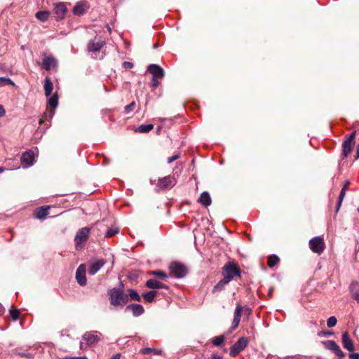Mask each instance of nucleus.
I'll return each instance as SVG.
<instances>
[{
    "instance_id": "nucleus-1",
    "label": "nucleus",
    "mask_w": 359,
    "mask_h": 359,
    "mask_svg": "<svg viewBox=\"0 0 359 359\" xmlns=\"http://www.w3.org/2000/svg\"><path fill=\"white\" fill-rule=\"evenodd\" d=\"M109 302L114 307L120 306L123 308L128 301V296L119 289L113 288L108 292Z\"/></svg>"
},
{
    "instance_id": "nucleus-2",
    "label": "nucleus",
    "mask_w": 359,
    "mask_h": 359,
    "mask_svg": "<svg viewBox=\"0 0 359 359\" xmlns=\"http://www.w3.org/2000/svg\"><path fill=\"white\" fill-rule=\"evenodd\" d=\"M90 233V229L88 227H83L79 229L74 238V243L76 250H81L84 243L87 241Z\"/></svg>"
},
{
    "instance_id": "nucleus-3",
    "label": "nucleus",
    "mask_w": 359,
    "mask_h": 359,
    "mask_svg": "<svg viewBox=\"0 0 359 359\" xmlns=\"http://www.w3.org/2000/svg\"><path fill=\"white\" fill-rule=\"evenodd\" d=\"M224 278H229V282L233 278L234 276L239 277L241 276V270L236 264L229 262L223 268Z\"/></svg>"
},
{
    "instance_id": "nucleus-4",
    "label": "nucleus",
    "mask_w": 359,
    "mask_h": 359,
    "mask_svg": "<svg viewBox=\"0 0 359 359\" xmlns=\"http://www.w3.org/2000/svg\"><path fill=\"white\" fill-rule=\"evenodd\" d=\"M99 334H100L98 333L97 332H86L83 336V341L80 344V348L81 349H84V343H86L88 346L97 343L100 340Z\"/></svg>"
},
{
    "instance_id": "nucleus-5",
    "label": "nucleus",
    "mask_w": 359,
    "mask_h": 359,
    "mask_svg": "<svg viewBox=\"0 0 359 359\" xmlns=\"http://www.w3.org/2000/svg\"><path fill=\"white\" fill-rule=\"evenodd\" d=\"M242 311H244L245 313L248 316L250 315V313H251V310L248 307H247V306L243 307L240 304H237L235 311H234V317H233V320L232 322V327L231 328L233 330L236 329L238 326L240 320H241V316Z\"/></svg>"
},
{
    "instance_id": "nucleus-6",
    "label": "nucleus",
    "mask_w": 359,
    "mask_h": 359,
    "mask_svg": "<svg viewBox=\"0 0 359 359\" xmlns=\"http://www.w3.org/2000/svg\"><path fill=\"white\" fill-rule=\"evenodd\" d=\"M310 249L317 254H321L325 248L323 239L320 236L311 238L309 241Z\"/></svg>"
},
{
    "instance_id": "nucleus-7",
    "label": "nucleus",
    "mask_w": 359,
    "mask_h": 359,
    "mask_svg": "<svg viewBox=\"0 0 359 359\" xmlns=\"http://www.w3.org/2000/svg\"><path fill=\"white\" fill-rule=\"evenodd\" d=\"M248 339L245 337H241L231 348L230 355L235 357L244 350L248 345Z\"/></svg>"
},
{
    "instance_id": "nucleus-8",
    "label": "nucleus",
    "mask_w": 359,
    "mask_h": 359,
    "mask_svg": "<svg viewBox=\"0 0 359 359\" xmlns=\"http://www.w3.org/2000/svg\"><path fill=\"white\" fill-rule=\"evenodd\" d=\"M35 161V155L33 151H27L22 154L21 156V163L23 168L32 166Z\"/></svg>"
},
{
    "instance_id": "nucleus-9",
    "label": "nucleus",
    "mask_w": 359,
    "mask_h": 359,
    "mask_svg": "<svg viewBox=\"0 0 359 359\" xmlns=\"http://www.w3.org/2000/svg\"><path fill=\"white\" fill-rule=\"evenodd\" d=\"M323 343L327 349L332 351L336 355L339 357L344 356V352L334 341L327 340Z\"/></svg>"
},
{
    "instance_id": "nucleus-10",
    "label": "nucleus",
    "mask_w": 359,
    "mask_h": 359,
    "mask_svg": "<svg viewBox=\"0 0 359 359\" xmlns=\"http://www.w3.org/2000/svg\"><path fill=\"white\" fill-rule=\"evenodd\" d=\"M86 273V271L85 264L79 265V266L76 269V278L77 283L81 286H84L87 283Z\"/></svg>"
},
{
    "instance_id": "nucleus-11",
    "label": "nucleus",
    "mask_w": 359,
    "mask_h": 359,
    "mask_svg": "<svg viewBox=\"0 0 359 359\" xmlns=\"http://www.w3.org/2000/svg\"><path fill=\"white\" fill-rule=\"evenodd\" d=\"M170 269L172 275L176 278H183L187 273L186 268L180 264H172Z\"/></svg>"
},
{
    "instance_id": "nucleus-12",
    "label": "nucleus",
    "mask_w": 359,
    "mask_h": 359,
    "mask_svg": "<svg viewBox=\"0 0 359 359\" xmlns=\"http://www.w3.org/2000/svg\"><path fill=\"white\" fill-rule=\"evenodd\" d=\"M147 70L153 75L152 78L162 79L165 75L164 70L158 65H149Z\"/></svg>"
},
{
    "instance_id": "nucleus-13",
    "label": "nucleus",
    "mask_w": 359,
    "mask_h": 359,
    "mask_svg": "<svg viewBox=\"0 0 359 359\" xmlns=\"http://www.w3.org/2000/svg\"><path fill=\"white\" fill-rule=\"evenodd\" d=\"M128 311H132L133 315L135 317L140 316L144 312L143 306L138 304H132L128 305L125 309V311L127 312Z\"/></svg>"
},
{
    "instance_id": "nucleus-14",
    "label": "nucleus",
    "mask_w": 359,
    "mask_h": 359,
    "mask_svg": "<svg viewBox=\"0 0 359 359\" xmlns=\"http://www.w3.org/2000/svg\"><path fill=\"white\" fill-rule=\"evenodd\" d=\"M105 264L103 259H98L90 262L88 273L91 276L95 275Z\"/></svg>"
},
{
    "instance_id": "nucleus-15",
    "label": "nucleus",
    "mask_w": 359,
    "mask_h": 359,
    "mask_svg": "<svg viewBox=\"0 0 359 359\" xmlns=\"http://www.w3.org/2000/svg\"><path fill=\"white\" fill-rule=\"evenodd\" d=\"M104 41L101 39H94L91 40L88 45L89 51L97 52L99 51L104 46Z\"/></svg>"
},
{
    "instance_id": "nucleus-16",
    "label": "nucleus",
    "mask_w": 359,
    "mask_h": 359,
    "mask_svg": "<svg viewBox=\"0 0 359 359\" xmlns=\"http://www.w3.org/2000/svg\"><path fill=\"white\" fill-rule=\"evenodd\" d=\"M175 184L174 177L167 176L158 180V186L163 189L172 187Z\"/></svg>"
},
{
    "instance_id": "nucleus-17",
    "label": "nucleus",
    "mask_w": 359,
    "mask_h": 359,
    "mask_svg": "<svg viewBox=\"0 0 359 359\" xmlns=\"http://www.w3.org/2000/svg\"><path fill=\"white\" fill-rule=\"evenodd\" d=\"M343 346L349 351L354 350V345L352 339L350 338L348 332H344L341 336Z\"/></svg>"
},
{
    "instance_id": "nucleus-18",
    "label": "nucleus",
    "mask_w": 359,
    "mask_h": 359,
    "mask_svg": "<svg viewBox=\"0 0 359 359\" xmlns=\"http://www.w3.org/2000/svg\"><path fill=\"white\" fill-rule=\"evenodd\" d=\"M42 66L46 70H49L57 66V60L52 56H46L43 60Z\"/></svg>"
},
{
    "instance_id": "nucleus-19",
    "label": "nucleus",
    "mask_w": 359,
    "mask_h": 359,
    "mask_svg": "<svg viewBox=\"0 0 359 359\" xmlns=\"http://www.w3.org/2000/svg\"><path fill=\"white\" fill-rule=\"evenodd\" d=\"M67 11V7L63 3H59L55 4L54 8V11L57 19L64 18Z\"/></svg>"
},
{
    "instance_id": "nucleus-20",
    "label": "nucleus",
    "mask_w": 359,
    "mask_h": 359,
    "mask_svg": "<svg viewBox=\"0 0 359 359\" xmlns=\"http://www.w3.org/2000/svg\"><path fill=\"white\" fill-rule=\"evenodd\" d=\"M146 286L151 289H161L168 288V287L163 283L155 280L149 279L146 282Z\"/></svg>"
},
{
    "instance_id": "nucleus-21",
    "label": "nucleus",
    "mask_w": 359,
    "mask_h": 359,
    "mask_svg": "<svg viewBox=\"0 0 359 359\" xmlns=\"http://www.w3.org/2000/svg\"><path fill=\"white\" fill-rule=\"evenodd\" d=\"M48 206H41L34 211V215L36 218L42 219L48 214Z\"/></svg>"
},
{
    "instance_id": "nucleus-22",
    "label": "nucleus",
    "mask_w": 359,
    "mask_h": 359,
    "mask_svg": "<svg viewBox=\"0 0 359 359\" xmlns=\"http://www.w3.org/2000/svg\"><path fill=\"white\" fill-rule=\"evenodd\" d=\"M358 285V282H352L349 287V290L351 293L352 297L359 304V290L357 289Z\"/></svg>"
},
{
    "instance_id": "nucleus-23",
    "label": "nucleus",
    "mask_w": 359,
    "mask_h": 359,
    "mask_svg": "<svg viewBox=\"0 0 359 359\" xmlns=\"http://www.w3.org/2000/svg\"><path fill=\"white\" fill-rule=\"evenodd\" d=\"M199 202L205 207H208L211 204L212 200L208 192L203 191L201 194Z\"/></svg>"
},
{
    "instance_id": "nucleus-24",
    "label": "nucleus",
    "mask_w": 359,
    "mask_h": 359,
    "mask_svg": "<svg viewBox=\"0 0 359 359\" xmlns=\"http://www.w3.org/2000/svg\"><path fill=\"white\" fill-rule=\"evenodd\" d=\"M53 88V83L49 78H46L44 80V90L46 97H50Z\"/></svg>"
},
{
    "instance_id": "nucleus-25",
    "label": "nucleus",
    "mask_w": 359,
    "mask_h": 359,
    "mask_svg": "<svg viewBox=\"0 0 359 359\" xmlns=\"http://www.w3.org/2000/svg\"><path fill=\"white\" fill-rule=\"evenodd\" d=\"M154 128L153 124H144L138 126L135 131L140 133H147Z\"/></svg>"
},
{
    "instance_id": "nucleus-26",
    "label": "nucleus",
    "mask_w": 359,
    "mask_h": 359,
    "mask_svg": "<svg viewBox=\"0 0 359 359\" xmlns=\"http://www.w3.org/2000/svg\"><path fill=\"white\" fill-rule=\"evenodd\" d=\"M353 142L350 140H345L343 143V154L344 156H347L352 150Z\"/></svg>"
},
{
    "instance_id": "nucleus-27",
    "label": "nucleus",
    "mask_w": 359,
    "mask_h": 359,
    "mask_svg": "<svg viewBox=\"0 0 359 359\" xmlns=\"http://www.w3.org/2000/svg\"><path fill=\"white\" fill-rule=\"evenodd\" d=\"M229 283V278H223L214 287L213 292L221 291L224 288L225 285Z\"/></svg>"
},
{
    "instance_id": "nucleus-28",
    "label": "nucleus",
    "mask_w": 359,
    "mask_h": 359,
    "mask_svg": "<svg viewBox=\"0 0 359 359\" xmlns=\"http://www.w3.org/2000/svg\"><path fill=\"white\" fill-rule=\"evenodd\" d=\"M157 294V292L154 290H151L149 292H147L146 293H144L142 294V297L147 301V302H152L154 300V298L156 297Z\"/></svg>"
},
{
    "instance_id": "nucleus-29",
    "label": "nucleus",
    "mask_w": 359,
    "mask_h": 359,
    "mask_svg": "<svg viewBox=\"0 0 359 359\" xmlns=\"http://www.w3.org/2000/svg\"><path fill=\"white\" fill-rule=\"evenodd\" d=\"M140 353L142 354H148L152 353L155 355H161L163 353V351L151 348H144L140 351Z\"/></svg>"
},
{
    "instance_id": "nucleus-30",
    "label": "nucleus",
    "mask_w": 359,
    "mask_h": 359,
    "mask_svg": "<svg viewBox=\"0 0 359 359\" xmlns=\"http://www.w3.org/2000/svg\"><path fill=\"white\" fill-rule=\"evenodd\" d=\"M84 11L85 8L82 4H77L73 9L74 13L78 15H82Z\"/></svg>"
},
{
    "instance_id": "nucleus-31",
    "label": "nucleus",
    "mask_w": 359,
    "mask_h": 359,
    "mask_svg": "<svg viewBox=\"0 0 359 359\" xmlns=\"http://www.w3.org/2000/svg\"><path fill=\"white\" fill-rule=\"evenodd\" d=\"M36 17L41 21H46L49 17L48 11H39L36 13Z\"/></svg>"
},
{
    "instance_id": "nucleus-32",
    "label": "nucleus",
    "mask_w": 359,
    "mask_h": 359,
    "mask_svg": "<svg viewBox=\"0 0 359 359\" xmlns=\"http://www.w3.org/2000/svg\"><path fill=\"white\" fill-rule=\"evenodd\" d=\"M279 262V258L276 255H271L268 258V265L269 267H273Z\"/></svg>"
},
{
    "instance_id": "nucleus-33",
    "label": "nucleus",
    "mask_w": 359,
    "mask_h": 359,
    "mask_svg": "<svg viewBox=\"0 0 359 359\" xmlns=\"http://www.w3.org/2000/svg\"><path fill=\"white\" fill-rule=\"evenodd\" d=\"M128 296L131 300L140 302L141 298L138 293L132 289L128 290Z\"/></svg>"
},
{
    "instance_id": "nucleus-34",
    "label": "nucleus",
    "mask_w": 359,
    "mask_h": 359,
    "mask_svg": "<svg viewBox=\"0 0 359 359\" xmlns=\"http://www.w3.org/2000/svg\"><path fill=\"white\" fill-rule=\"evenodd\" d=\"M345 194H346V186H344L342 189L341 190V192H340V194L339 196V198H338V202H337V210L338 211L339 209L340 208V206L341 205V203L343 201V199L344 198V196H345Z\"/></svg>"
},
{
    "instance_id": "nucleus-35",
    "label": "nucleus",
    "mask_w": 359,
    "mask_h": 359,
    "mask_svg": "<svg viewBox=\"0 0 359 359\" xmlns=\"http://www.w3.org/2000/svg\"><path fill=\"white\" fill-rule=\"evenodd\" d=\"M58 104V99L56 95H54L49 97L48 99V104L53 109L57 107Z\"/></svg>"
},
{
    "instance_id": "nucleus-36",
    "label": "nucleus",
    "mask_w": 359,
    "mask_h": 359,
    "mask_svg": "<svg viewBox=\"0 0 359 359\" xmlns=\"http://www.w3.org/2000/svg\"><path fill=\"white\" fill-rule=\"evenodd\" d=\"M224 341V337L222 335L216 337L212 340V344L215 346H219L223 344Z\"/></svg>"
},
{
    "instance_id": "nucleus-37",
    "label": "nucleus",
    "mask_w": 359,
    "mask_h": 359,
    "mask_svg": "<svg viewBox=\"0 0 359 359\" xmlns=\"http://www.w3.org/2000/svg\"><path fill=\"white\" fill-rule=\"evenodd\" d=\"M151 274L161 278V279H165L168 277L166 273L163 272V271H153L151 272Z\"/></svg>"
},
{
    "instance_id": "nucleus-38",
    "label": "nucleus",
    "mask_w": 359,
    "mask_h": 359,
    "mask_svg": "<svg viewBox=\"0 0 359 359\" xmlns=\"http://www.w3.org/2000/svg\"><path fill=\"white\" fill-rule=\"evenodd\" d=\"M119 229L118 227H113L107 230L105 236L106 237H111L114 235L118 233Z\"/></svg>"
},
{
    "instance_id": "nucleus-39",
    "label": "nucleus",
    "mask_w": 359,
    "mask_h": 359,
    "mask_svg": "<svg viewBox=\"0 0 359 359\" xmlns=\"http://www.w3.org/2000/svg\"><path fill=\"white\" fill-rule=\"evenodd\" d=\"M337 323V320L336 317L330 316L327 320V325L329 327H332L336 325Z\"/></svg>"
},
{
    "instance_id": "nucleus-40",
    "label": "nucleus",
    "mask_w": 359,
    "mask_h": 359,
    "mask_svg": "<svg viewBox=\"0 0 359 359\" xmlns=\"http://www.w3.org/2000/svg\"><path fill=\"white\" fill-rule=\"evenodd\" d=\"M9 84H13V81L10 79L6 77H0V87Z\"/></svg>"
},
{
    "instance_id": "nucleus-41",
    "label": "nucleus",
    "mask_w": 359,
    "mask_h": 359,
    "mask_svg": "<svg viewBox=\"0 0 359 359\" xmlns=\"http://www.w3.org/2000/svg\"><path fill=\"white\" fill-rule=\"evenodd\" d=\"M10 314L13 319V320H17L19 318L20 311L17 309H11L10 310Z\"/></svg>"
},
{
    "instance_id": "nucleus-42",
    "label": "nucleus",
    "mask_w": 359,
    "mask_h": 359,
    "mask_svg": "<svg viewBox=\"0 0 359 359\" xmlns=\"http://www.w3.org/2000/svg\"><path fill=\"white\" fill-rule=\"evenodd\" d=\"M135 102H132L130 104L126 105L125 107V111L127 113V114H129L130 112H131L135 107Z\"/></svg>"
},
{
    "instance_id": "nucleus-43",
    "label": "nucleus",
    "mask_w": 359,
    "mask_h": 359,
    "mask_svg": "<svg viewBox=\"0 0 359 359\" xmlns=\"http://www.w3.org/2000/svg\"><path fill=\"white\" fill-rule=\"evenodd\" d=\"M179 158H180V155L179 154H175L172 156L168 158V163H171L172 162H173L174 161L178 159Z\"/></svg>"
},
{
    "instance_id": "nucleus-44",
    "label": "nucleus",
    "mask_w": 359,
    "mask_h": 359,
    "mask_svg": "<svg viewBox=\"0 0 359 359\" xmlns=\"http://www.w3.org/2000/svg\"><path fill=\"white\" fill-rule=\"evenodd\" d=\"M53 115H54V111L53 110H50L48 112L44 114L45 117L46 118L48 117L49 119H51L53 118Z\"/></svg>"
},
{
    "instance_id": "nucleus-45",
    "label": "nucleus",
    "mask_w": 359,
    "mask_h": 359,
    "mask_svg": "<svg viewBox=\"0 0 359 359\" xmlns=\"http://www.w3.org/2000/svg\"><path fill=\"white\" fill-rule=\"evenodd\" d=\"M158 78H152L151 82L154 88H156L159 85V82L157 81Z\"/></svg>"
},
{
    "instance_id": "nucleus-46",
    "label": "nucleus",
    "mask_w": 359,
    "mask_h": 359,
    "mask_svg": "<svg viewBox=\"0 0 359 359\" xmlns=\"http://www.w3.org/2000/svg\"><path fill=\"white\" fill-rule=\"evenodd\" d=\"M355 137V132H353L349 135V137L346 139V140H350V142H353V140Z\"/></svg>"
},
{
    "instance_id": "nucleus-47",
    "label": "nucleus",
    "mask_w": 359,
    "mask_h": 359,
    "mask_svg": "<svg viewBox=\"0 0 359 359\" xmlns=\"http://www.w3.org/2000/svg\"><path fill=\"white\" fill-rule=\"evenodd\" d=\"M123 67L126 68V69H128V68H132L133 67V64L130 62H124L123 63Z\"/></svg>"
},
{
    "instance_id": "nucleus-48",
    "label": "nucleus",
    "mask_w": 359,
    "mask_h": 359,
    "mask_svg": "<svg viewBox=\"0 0 359 359\" xmlns=\"http://www.w3.org/2000/svg\"><path fill=\"white\" fill-rule=\"evenodd\" d=\"M60 359H87L86 357H65Z\"/></svg>"
},
{
    "instance_id": "nucleus-49",
    "label": "nucleus",
    "mask_w": 359,
    "mask_h": 359,
    "mask_svg": "<svg viewBox=\"0 0 359 359\" xmlns=\"http://www.w3.org/2000/svg\"><path fill=\"white\" fill-rule=\"evenodd\" d=\"M350 359H359V354L358 353H351L349 355Z\"/></svg>"
},
{
    "instance_id": "nucleus-50",
    "label": "nucleus",
    "mask_w": 359,
    "mask_h": 359,
    "mask_svg": "<svg viewBox=\"0 0 359 359\" xmlns=\"http://www.w3.org/2000/svg\"><path fill=\"white\" fill-rule=\"evenodd\" d=\"M212 359H222V357L219 355H217L216 353H213L212 355Z\"/></svg>"
},
{
    "instance_id": "nucleus-51",
    "label": "nucleus",
    "mask_w": 359,
    "mask_h": 359,
    "mask_svg": "<svg viewBox=\"0 0 359 359\" xmlns=\"http://www.w3.org/2000/svg\"><path fill=\"white\" fill-rule=\"evenodd\" d=\"M5 114V110L4 107L0 105V117L2 116Z\"/></svg>"
},
{
    "instance_id": "nucleus-52",
    "label": "nucleus",
    "mask_w": 359,
    "mask_h": 359,
    "mask_svg": "<svg viewBox=\"0 0 359 359\" xmlns=\"http://www.w3.org/2000/svg\"><path fill=\"white\" fill-rule=\"evenodd\" d=\"M359 158V144H358L357 146V149H356V156H355V158Z\"/></svg>"
},
{
    "instance_id": "nucleus-53",
    "label": "nucleus",
    "mask_w": 359,
    "mask_h": 359,
    "mask_svg": "<svg viewBox=\"0 0 359 359\" xmlns=\"http://www.w3.org/2000/svg\"><path fill=\"white\" fill-rule=\"evenodd\" d=\"M344 356H341V357H339L338 359H344Z\"/></svg>"
},
{
    "instance_id": "nucleus-54",
    "label": "nucleus",
    "mask_w": 359,
    "mask_h": 359,
    "mask_svg": "<svg viewBox=\"0 0 359 359\" xmlns=\"http://www.w3.org/2000/svg\"><path fill=\"white\" fill-rule=\"evenodd\" d=\"M325 334V335H328V334H331V333L330 332H326Z\"/></svg>"
},
{
    "instance_id": "nucleus-55",
    "label": "nucleus",
    "mask_w": 359,
    "mask_h": 359,
    "mask_svg": "<svg viewBox=\"0 0 359 359\" xmlns=\"http://www.w3.org/2000/svg\"><path fill=\"white\" fill-rule=\"evenodd\" d=\"M3 172V169L0 168V173Z\"/></svg>"
},
{
    "instance_id": "nucleus-56",
    "label": "nucleus",
    "mask_w": 359,
    "mask_h": 359,
    "mask_svg": "<svg viewBox=\"0 0 359 359\" xmlns=\"http://www.w3.org/2000/svg\"><path fill=\"white\" fill-rule=\"evenodd\" d=\"M316 359H321V358H317Z\"/></svg>"
},
{
    "instance_id": "nucleus-57",
    "label": "nucleus",
    "mask_w": 359,
    "mask_h": 359,
    "mask_svg": "<svg viewBox=\"0 0 359 359\" xmlns=\"http://www.w3.org/2000/svg\"><path fill=\"white\" fill-rule=\"evenodd\" d=\"M358 211L359 212V208L358 209Z\"/></svg>"
}]
</instances>
